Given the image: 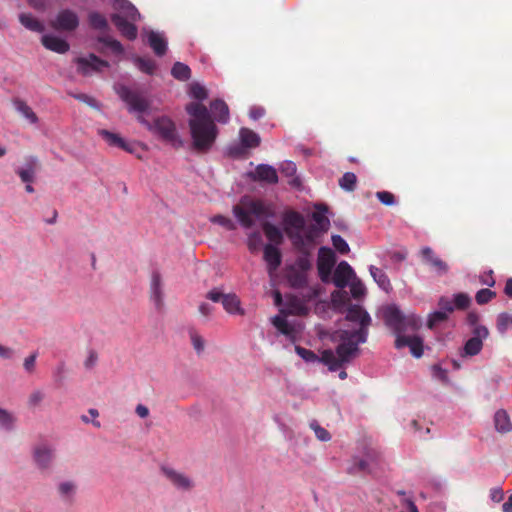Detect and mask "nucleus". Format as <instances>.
Instances as JSON below:
<instances>
[{
	"mask_svg": "<svg viewBox=\"0 0 512 512\" xmlns=\"http://www.w3.org/2000/svg\"><path fill=\"white\" fill-rule=\"evenodd\" d=\"M345 319L359 324L356 330L339 329L334 333L333 339L339 340L335 352L327 349L322 351L321 360L330 371L339 370L344 364L349 363L359 352V344L367 341L368 329L371 325V317L360 305L352 304L347 308Z\"/></svg>",
	"mask_w": 512,
	"mask_h": 512,
	"instance_id": "nucleus-1",
	"label": "nucleus"
},
{
	"mask_svg": "<svg viewBox=\"0 0 512 512\" xmlns=\"http://www.w3.org/2000/svg\"><path fill=\"white\" fill-rule=\"evenodd\" d=\"M117 94L129 108L130 112H137V120L145 125L151 132L157 134L162 140L172 144L173 146H181L180 139L175 123L167 116H161L154 119L151 123L146 120L142 113L146 112L150 107V101L139 91L132 90L125 85L117 88Z\"/></svg>",
	"mask_w": 512,
	"mask_h": 512,
	"instance_id": "nucleus-2",
	"label": "nucleus"
},
{
	"mask_svg": "<svg viewBox=\"0 0 512 512\" xmlns=\"http://www.w3.org/2000/svg\"><path fill=\"white\" fill-rule=\"evenodd\" d=\"M383 319L396 335L395 347L401 349L409 347L411 354L420 358L423 355V341L418 336H405L406 332L417 331L421 327V319L414 315L404 316L396 306H388L383 311Z\"/></svg>",
	"mask_w": 512,
	"mask_h": 512,
	"instance_id": "nucleus-3",
	"label": "nucleus"
},
{
	"mask_svg": "<svg viewBox=\"0 0 512 512\" xmlns=\"http://www.w3.org/2000/svg\"><path fill=\"white\" fill-rule=\"evenodd\" d=\"M186 112L190 116L188 124L192 148L200 153L208 152L218 136V128L209 110L201 103L192 102L186 106Z\"/></svg>",
	"mask_w": 512,
	"mask_h": 512,
	"instance_id": "nucleus-4",
	"label": "nucleus"
},
{
	"mask_svg": "<svg viewBox=\"0 0 512 512\" xmlns=\"http://www.w3.org/2000/svg\"><path fill=\"white\" fill-rule=\"evenodd\" d=\"M233 214L243 228L249 229L254 225L253 217L257 219L268 217L270 211L261 200L244 196L238 204L233 206Z\"/></svg>",
	"mask_w": 512,
	"mask_h": 512,
	"instance_id": "nucleus-5",
	"label": "nucleus"
},
{
	"mask_svg": "<svg viewBox=\"0 0 512 512\" xmlns=\"http://www.w3.org/2000/svg\"><path fill=\"white\" fill-rule=\"evenodd\" d=\"M336 262L335 253L331 248L321 247L318 252L317 269L323 282L330 279L332 268Z\"/></svg>",
	"mask_w": 512,
	"mask_h": 512,
	"instance_id": "nucleus-6",
	"label": "nucleus"
},
{
	"mask_svg": "<svg viewBox=\"0 0 512 512\" xmlns=\"http://www.w3.org/2000/svg\"><path fill=\"white\" fill-rule=\"evenodd\" d=\"M489 336V330L486 326H478L473 328L472 337L468 339L464 345V354L467 356H475L480 353L483 347V340Z\"/></svg>",
	"mask_w": 512,
	"mask_h": 512,
	"instance_id": "nucleus-7",
	"label": "nucleus"
},
{
	"mask_svg": "<svg viewBox=\"0 0 512 512\" xmlns=\"http://www.w3.org/2000/svg\"><path fill=\"white\" fill-rule=\"evenodd\" d=\"M75 62L77 71L84 76H88L92 72H99L102 68L109 66L107 61L100 59L93 53L89 54L88 57H78Z\"/></svg>",
	"mask_w": 512,
	"mask_h": 512,
	"instance_id": "nucleus-8",
	"label": "nucleus"
},
{
	"mask_svg": "<svg viewBox=\"0 0 512 512\" xmlns=\"http://www.w3.org/2000/svg\"><path fill=\"white\" fill-rule=\"evenodd\" d=\"M51 26L58 31H74L79 26V17L74 11L63 9L51 21Z\"/></svg>",
	"mask_w": 512,
	"mask_h": 512,
	"instance_id": "nucleus-9",
	"label": "nucleus"
},
{
	"mask_svg": "<svg viewBox=\"0 0 512 512\" xmlns=\"http://www.w3.org/2000/svg\"><path fill=\"white\" fill-rule=\"evenodd\" d=\"M420 255L424 264L428 265L438 276L448 273L449 265L438 257L430 247H423Z\"/></svg>",
	"mask_w": 512,
	"mask_h": 512,
	"instance_id": "nucleus-10",
	"label": "nucleus"
},
{
	"mask_svg": "<svg viewBox=\"0 0 512 512\" xmlns=\"http://www.w3.org/2000/svg\"><path fill=\"white\" fill-rule=\"evenodd\" d=\"M98 135L111 147L120 148L128 153L134 154L137 145L134 142H127L119 134L110 132L106 129L98 130Z\"/></svg>",
	"mask_w": 512,
	"mask_h": 512,
	"instance_id": "nucleus-11",
	"label": "nucleus"
},
{
	"mask_svg": "<svg viewBox=\"0 0 512 512\" xmlns=\"http://www.w3.org/2000/svg\"><path fill=\"white\" fill-rule=\"evenodd\" d=\"M111 21L123 37L131 41L137 38L138 29L134 24L136 21H130L121 14H112Z\"/></svg>",
	"mask_w": 512,
	"mask_h": 512,
	"instance_id": "nucleus-12",
	"label": "nucleus"
},
{
	"mask_svg": "<svg viewBox=\"0 0 512 512\" xmlns=\"http://www.w3.org/2000/svg\"><path fill=\"white\" fill-rule=\"evenodd\" d=\"M353 277L355 273L352 267L346 261H341L334 270L332 281L337 288L343 289Z\"/></svg>",
	"mask_w": 512,
	"mask_h": 512,
	"instance_id": "nucleus-13",
	"label": "nucleus"
},
{
	"mask_svg": "<svg viewBox=\"0 0 512 512\" xmlns=\"http://www.w3.org/2000/svg\"><path fill=\"white\" fill-rule=\"evenodd\" d=\"M33 458L40 469H47L53 461L54 450L45 444L38 445L34 449Z\"/></svg>",
	"mask_w": 512,
	"mask_h": 512,
	"instance_id": "nucleus-14",
	"label": "nucleus"
},
{
	"mask_svg": "<svg viewBox=\"0 0 512 512\" xmlns=\"http://www.w3.org/2000/svg\"><path fill=\"white\" fill-rule=\"evenodd\" d=\"M162 472L167 479L178 489L190 490L193 487V482L183 473H180L172 468L163 467Z\"/></svg>",
	"mask_w": 512,
	"mask_h": 512,
	"instance_id": "nucleus-15",
	"label": "nucleus"
},
{
	"mask_svg": "<svg viewBox=\"0 0 512 512\" xmlns=\"http://www.w3.org/2000/svg\"><path fill=\"white\" fill-rule=\"evenodd\" d=\"M251 178L255 181L266 182L268 184L278 183L276 169L267 164H259L255 171L251 173Z\"/></svg>",
	"mask_w": 512,
	"mask_h": 512,
	"instance_id": "nucleus-16",
	"label": "nucleus"
},
{
	"mask_svg": "<svg viewBox=\"0 0 512 512\" xmlns=\"http://www.w3.org/2000/svg\"><path fill=\"white\" fill-rule=\"evenodd\" d=\"M41 43L46 49L59 54H64L70 49V45L66 40L54 35L42 36Z\"/></svg>",
	"mask_w": 512,
	"mask_h": 512,
	"instance_id": "nucleus-17",
	"label": "nucleus"
},
{
	"mask_svg": "<svg viewBox=\"0 0 512 512\" xmlns=\"http://www.w3.org/2000/svg\"><path fill=\"white\" fill-rule=\"evenodd\" d=\"M150 297L157 309L163 306L162 279L157 271H154L151 276Z\"/></svg>",
	"mask_w": 512,
	"mask_h": 512,
	"instance_id": "nucleus-18",
	"label": "nucleus"
},
{
	"mask_svg": "<svg viewBox=\"0 0 512 512\" xmlns=\"http://www.w3.org/2000/svg\"><path fill=\"white\" fill-rule=\"evenodd\" d=\"M209 113L214 122L226 124L229 121L228 105L221 99H216L210 103Z\"/></svg>",
	"mask_w": 512,
	"mask_h": 512,
	"instance_id": "nucleus-19",
	"label": "nucleus"
},
{
	"mask_svg": "<svg viewBox=\"0 0 512 512\" xmlns=\"http://www.w3.org/2000/svg\"><path fill=\"white\" fill-rule=\"evenodd\" d=\"M264 260L267 262L268 272L271 274L281 265L282 255L280 250L272 244L264 246Z\"/></svg>",
	"mask_w": 512,
	"mask_h": 512,
	"instance_id": "nucleus-20",
	"label": "nucleus"
},
{
	"mask_svg": "<svg viewBox=\"0 0 512 512\" xmlns=\"http://www.w3.org/2000/svg\"><path fill=\"white\" fill-rule=\"evenodd\" d=\"M115 10L118 11L117 14H121L126 19L130 21H138L140 20V13L137 8L128 0H116L113 4Z\"/></svg>",
	"mask_w": 512,
	"mask_h": 512,
	"instance_id": "nucleus-21",
	"label": "nucleus"
},
{
	"mask_svg": "<svg viewBox=\"0 0 512 512\" xmlns=\"http://www.w3.org/2000/svg\"><path fill=\"white\" fill-rule=\"evenodd\" d=\"M286 279L290 287L294 289L305 288L308 284L307 274L295 267H289L286 273Z\"/></svg>",
	"mask_w": 512,
	"mask_h": 512,
	"instance_id": "nucleus-22",
	"label": "nucleus"
},
{
	"mask_svg": "<svg viewBox=\"0 0 512 512\" xmlns=\"http://www.w3.org/2000/svg\"><path fill=\"white\" fill-rule=\"evenodd\" d=\"M12 104L15 110L20 113L30 124H36L38 117L32 108L22 99L14 98Z\"/></svg>",
	"mask_w": 512,
	"mask_h": 512,
	"instance_id": "nucleus-23",
	"label": "nucleus"
},
{
	"mask_svg": "<svg viewBox=\"0 0 512 512\" xmlns=\"http://www.w3.org/2000/svg\"><path fill=\"white\" fill-rule=\"evenodd\" d=\"M148 43L157 56H163L167 51L166 40L157 32L151 31L148 35Z\"/></svg>",
	"mask_w": 512,
	"mask_h": 512,
	"instance_id": "nucleus-24",
	"label": "nucleus"
},
{
	"mask_svg": "<svg viewBox=\"0 0 512 512\" xmlns=\"http://www.w3.org/2000/svg\"><path fill=\"white\" fill-rule=\"evenodd\" d=\"M262 229L263 232L265 233V236L271 243L275 245H280L283 242V234L276 225L270 222H264L262 224Z\"/></svg>",
	"mask_w": 512,
	"mask_h": 512,
	"instance_id": "nucleus-25",
	"label": "nucleus"
},
{
	"mask_svg": "<svg viewBox=\"0 0 512 512\" xmlns=\"http://www.w3.org/2000/svg\"><path fill=\"white\" fill-rule=\"evenodd\" d=\"M37 166V158L30 157L27 159L26 168L18 169L16 172L24 183H32L35 179V169Z\"/></svg>",
	"mask_w": 512,
	"mask_h": 512,
	"instance_id": "nucleus-26",
	"label": "nucleus"
},
{
	"mask_svg": "<svg viewBox=\"0 0 512 512\" xmlns=\"http://www.w3.org/2000/svg\"><path fill=\"white\" fill-rule=\"evenodd\" d=\"M224 309L230 314L243 315V310L240 307V300L235 294H224L221 301Z\"/></svg>",
	"mask_w": 512,
	"mask_h": 512,
	"instance_id": "nucleus-27",
	"label": "nucleus"
},
{
	"mask_svg": "<svg viewBox=\"0 0 512 512\" xmlns=\"http://www.w3.org/2000/svg\"><path fill=\"white\" fill-rule=\"evenodd\" d=\"M17 417L13 412L0 406V429L10 432L15 429Z\"/></svg>",
	"mask_w": 512,
	"mask_h": 512,
	"instance_id": "nucleus-28",
	"label": "nucleus"
},
{
	"mask_svg": "<svg viewBox=\"0 0 512 512\" xmlns=\"http://www.w3.org/2000/svg\"><path fill=\"white\" fill-rule=\"evenodd\" d=\"M19 21L25 28L34 32H43L45 29L42 22L29 13H21Z\"/></svg>",
	"mask_w": 512,
	"mask_h": 512,
	"instance_id": "nucleus-29",
	"label": "nucleus"
},
{
	"mask_svg": "<svg viewBox=\"0 0 512 512\" xmlns=\"http://www.w3.org/2000/svg\"><path fill=\"white\" fill-rule=\"evenodd\" d=\"M239 135L242 145L246 148H255L260 144L259 135L251 129L241 128Z\"/></svg>",
	"mask_w": 512,
	"mask_h": 512,
	"instance_id": "nucleus-30",
	"label": "nucleus"
},
{
	"mask_svg": "<svg viewBox=\"0 0 512 512\" xmlns=\"http://www.w3.org/2000/svg\"><path fill=\"white\" fill-rule=\"evenodd\" d=\"M494 422L496 429L501 433L509 432L512 429L509 415L504 410L495 413Z\"/></svg>",
	"mask_w": 512,
	"mask_h": 512,
	"instance_id": "nucleus-31",
	"label": "nucleus"
},
{
	"mask_svg": "<svg viewBox=\"0 0 512 512\" xmlns=\"http://www.w3.org/2000/svg\"><path fill=\"white\" fill-rule=\"evenodd\" d=\"M284 222L287 225L286 228H295L296 230H303L305 226L304 217L296 211L286 213Z\"/></svg>",
	"mask_w": 512,
	"mask_h": 512,
	"instance_id": "nucleus-32",
	"label": "nucleus"
},
{
	"mask_svg": "<svg viewBox=\"0 0 512 512\" xmlns=\"http://www.w3.org/2000/svg\"><path fill=\"white\" fill-rule=\"evenodd\" d=\"M347 471L351 475L362 472L371 473L372 467L371 463L367 459H359L358 457H354L352 464L348 467Z\"/></svg>",
	"mask_w": 512,
	"mask_h": 512,
	"instance_id": "nucleus-33",
	"label": "nucleus"
},
{
	"mask_svg": "<svg viewBox=\"0 0 512 512\" xmlns=\"http://www.w3.org/2000/svg\"><path fill=\"white\" fill-rule=\"evenodd\" d=\"M285 232L289 239L292 241L293 246L299 252H307L308 247L305 245V238L302 230L292 231L289 228H285Z\"/></svg>",
	"mask_w": 512,
	"mask_h": 512,
	"instance_id": "nucleus-34",
	"label": "nucleus"
},
{
	"mask_svg": "<svg viewBox=\"0 0 512 512\" xmlns=\"http://www.w3.org/2000/svg\"><path fill=\"white\" fill-rule=\"evenodd\" d=\"M370 274L375 280V282L385 291H388L391 288L390 281L387 275L379 268L375 266H370L369 268Z\"/></svg>",
	"mask_w": 512,
	"mask_h": 512,
	"instance_id": "nucleus-35",
	"label": "nucleus"
},
{
	"mask_svg": "<svg viewBox=\"0 0 512 512\" xmlns=\"http://www.w3.org/2000/svg\"><path fill=\"white\" fill-rule=\"evenodd\" d=\"M171 74L177 80L187 81L191 77V69L182 62H176L171 69Z\"/></svg>",
	"mask_w": 512,
	"mask_h": 512,
	"instance_id": "nucleus-36",
	"label": "nucleus"
},
{
	"mask_svg": "<svg viewBox=\"0 0 512 512\" xmlns=\"http://www.w3.org/2000/svg\"><path fill=\"white\" fill-rule=\"evenodd\" d=\"M88 21L92 28L105 31L108 29L106 18L99 12H91L88 15Z\"/></svg>",
	"mask_w": 512,
	"mask_h": 512,
	"instance_id": "nucleus-37",
	"label": "nucleus"
},
{
	"mask_svg": "<svg viewBox=\"0 0 512 512\" xmlns=\"http://www.w3.org/2000/svg\"><path fill=\"white\" fill-rule=\"evenodd\" d=\"M135 65L137 68L148 75H153L156 69V63L154 60L149 58L136 57Z\"/></svg>",
	"mask_w": 512,
	"mask_h": 512,
	"instance_id": "nucleus-38",
	"label": "nucleus"
},
{
	"mask_svg": "<svg viewBox=\"0 0 512 512\" xmlns=\"http://www.w3.org/2000/svg\"><path fill=\"white\" fill-rule=\"evenodd\" d=\"M357 183V177L352 172H346L340 179H339V186L349 192H352L356 188Z\"/></svg>",
	"mask_w": 512,
	"mask_h": 512,
	"instance_id": "nucleus-39",
	"label": "nucleus"
},
{
	"mask_svg": "<svg viewBox=\"0 0 512 512\" xmlns=\"http://www.w3.org/2000/svg\"><path fill=\"white\" fill-rule=\"evenodd\" d=\"M496 327L500 334H504L508 329L512 328V314L500 313L497 316Z\"/></svg>",
	"mask_w": 512,
	"mask_h": 512,
	"instance_id": "nucleus-40",
	"label": "nucleus"
},
{
	"mask_svg": "<svg viewBox=\"0 0 512 512\" xmlns=\"http://www.w3.org/2000/svg\"><path fill=\"white\" fill-rule=\"evenodd\" d=\"M58 492L64 499L70 500L76 493V484L73 481H64L58 485Z\"/></svg>",
	"mask_w": 512,
	"mask_h": 512,
	"instance_id": "nucleus-41",
	"label": "nucleus"
},
{
	"mask_svg": "<svg viewBox=\"0 0 512 512\" xmlns=\"http://www.w3.org/2000/svg\"><path fill=\"white\" fill-rule=\"evenodd\" d=\"M98 42L109 47L115 54L120 55L124 52L123 45L118 40L113 39L110 36H100L98 37Z\"/></svg>",
	"mask_w": 512,
	"mask_h": 512,
	"instance_id": "nucleus-42",
	"label": "nucleus"
},
{
	"mask_svg": "<svg viewBox=\"0 0 512 512\" xmlns=\"http://www.w3.org/2000/svg\"><path fill=\"white\" fill-rule=\"evenodd\" d=\"M302 255L299 256L293 267L297 268V270H301L307 274V271L311 269L312 263L310 260V251L307 249V252H300Z\"/></svg>",
	"mask_w": 512,
	"mask_h": 512,
	"instance_id": "nucleus-43",
	"label": "nucleus"
},
{
	"mask_svg": "<svg viewBox=\"0 0 512 512\" xmlns=\"http://www.w3.org/2000/svg\"><path fill=\"white\" fill-rule=\"evenodd\" d=\"M247 245L249 250L254 253L257 252L262 245V235L259 231H254L248 235Z\"/></svg>",
	"mask_w": 512,
	"mask_h": 512,
	"instance_id": "nucleus-44",
	"label": "nucleus"
},
{
	"mask_svg": "<svg viewBox=\"0 0 512 512\" xmlns=\"http://www.w3.org/2000/svg\"><path fill=\"white\" fill-rule=\"evenodd\" d=\"M495 297H496V292H494L488 288H483V289H480L476 293L475 300L479 305H484V304L490 302Z\"/></svg>",
	"mask_w": 512,
	"mask_h": 512,
	"instance_id": "nucleus-45",
	"label": "nucleus"
},
{
	"mask_svg": "<svg viewBox=\"0 0 512 512\" xmlns=\"http://www.w3.org/2000/svg\"><path fill=\"white\" fill-rule=\"evenodd\" d=\"M448 319V315L446 314V311H435L432 314H430L427 322V326L430 329H433L438 324L446 321Z\"/></svg>",
	"mask_w": 512,
	"mask_h": 512,
	"instance_id": "nucleus-46",
	"label": "nucleus"
},
{
	"mask_svg": "<svg viewBox=\"0 0 512 512\" xmlns=\"http://www.w3.org/2000/svg\"><path fill=\"white\" fill-rule=\"evenodd\" d=\"M295 351L296 353L303 359L305 360L306 362H315V361H320L322 362L323 364H325L322 360H321V357L319 358L312 350H309V349H306V348H303L301 346H296L295 347Z\"/></svg>",
	"mask_w": 512,
	"mask_h": 512,
	"instance_id": "nucleus-47",
	"label": "nucleus"
},
{
	"mask_svg": "<svg viewBox=\"0 0 512 512\" xmlns=\"http://www.w3.org/2000/svg\"><path fill=\"white\" fill-rule=\"evenodd\" d=\"M332 244L333 247L340 253V254H347L350 251V247L348 243L345 241L343 237L340 235H333L332 238Z\"/></svg>",
	"mask_w": 512,
	"mask_h": 512,
	"instance_id": "nucleus-48",
	"label": "nucleus"
},
{
	"mask_svg": "<svg viewBox=\"0 0 512 512\" xmlns=\"http://www.w3.org/2000/svg\"><path fill=\"white\" fill-rule=\"evenodd\" d=\"M273 325L284 335H289L292 332V329L288 323V321L281 316H275L272 319Z\"/></svg>",
	"mask_w": 512,
	"mask_h": 512,
	"instance_id": "nucleus-49",
	"label": "nucleus"
},
{
	"mask_svg": "<svg viewBox=\"0 0 512 512\" xmlns=\"http://www.w3.org/2000/svg\"><path fill=\"white\" fill-rule=\"evenodd\" d=\"M454 308L464 310L469 307L471 298L466 293H457L454 295Z\"/></svg>",
	"mask_w": 512,
	"mask_h": 512,
	"instance_id": "nucleus-50",
	"label": "nucleus"
},
{
	"mask_svg": "<svg viewBox=\"0 0 512 512\" xmlns=\"http://www.w3.org/2000/svg\"><path fill=\"white\" fill-rule=\"evenodd\" d=\"M211 222L214 224H218L225 229L232 231L236 229L235 223L228 217L223 215H215L211 218Z\"/></svg>",
	"mask_w": 512,
	"mask_h": 512,
	"instance_id": "nucleus-51",
	"label": "nucleus"
},
{
	"mask_svg": "<svg viewBox=\"0 0 512 512\" xmlns=\"http://www.w3.org/2000/svg\"><path fill=\"white\" fill-rule=\"evenodd\" d=\"M305 238V245L308 247V250L310 251L311 247L314 246L316 239L318 237V230L316 227L311 226L309 227L303 234Z\"/></svg>",
	"mask_w": 512,
	"mask_h": 512,
	"instance_id": "nucleus-52",
	"label": "nucleus"
},
{
	"mask_svg": "<svg viewBox=\"0 0 512 512\" xmlns=\"http://www.w3.org/2000/svg\"><path fill=\"white\" fill-rule=\"evenodd\" d=\"M71 96L73 98H75L76 100H79V101L87 104L88 106H90L92 108H95V109H99L100 108V105H99L98 101L94 97H92V96H89V95L84 94V93L71 94Z\"/></svg>",
	"mask_w": 512,
	"mask_h": 512,
	"instance_id": "nucleus-53",
	"label": "nucleus"
},
{
	"mask_svg": "<svg viewBox=\"0 0 512 512\" xmlns=\"http://www.w3.org/2000/svg\"><path fill=\"white\" fill-rule=\"evenodd\" d=\"M310 427L312 430H314L316 437L321 441H328L330 440L331 436L330 433L321 427L316 421L311 422Z\"/></svg>",
	"mask_w": 512,
	"mask_h": 512,
	"instance_id": "nucleus-54",
	"label": "nucleus"
},
{
	"mask_svg": "<svg viewBox=\"0 0 512 512\" xmlns=\"http://www.w3.org/2000/svg\"><path fill=\"white\" fill-rule=\"evenodd\" d=\"M190 93L191 96L197 100H204L208 96L206 88L198 83L191 86Z\"/></svg>",
	"mask_w": 512,
	"mask_h": 512,
	"instance_id": "nucleus-55",
	"label": "nucleus"
},
{
	"mask_svg": "<svg viewBox=\"0 0 512 512\" xmlns=\"http://www.w3.org/2000/svg\"><path fill=\"white\" fill-rule=\"evenodd\" d=\"M376 197L382 204L386 206H392L396 203L394 194L389 191H378L376 192Z\"/></svg>",
	"mask_w": 512,
	"mask_h": 512,
	"instance_id": "nucleus-56",
	"label": "nucleus"
},
{
	"mask_svg": "<svg viewBox=\"0 0 512 512\" xmlns=\"http://www.w3.org/2000/svg\"><path fill=\"white\" fill-rule=\"evenodd\" d=\"M37 357H38V353L33 352L32 354H30L28 357H26L24 359L23 367L26 372H28L30 374L34 372Z\"/></svg>",
	"mask_w": 512,
	"mask_h": 512,
	"instance_id": "nucleus-57",
	"label": "nucleus"
},
{
	"mask_svg": "<svg viewBox=\"0 0 512 512\" xmlns=\"http://www.w3.org/2000/svg\"><path fill=\"white\" fill-rule=\"evenodd\" d=\"M350 290L354 298H360L365 293V287L359 280H353L351 282Z\"/></svg>",
	"mask_w": 512,
	"mask_h": 512,
	"instance_id": "nucleus-58",
	"label": "nucleus"
},
{
	"mask_svg": "<svg viewBox=\"0 0 512 512\" xmlns=\"http://www.w3.org/2000/svg\"><path fill=\"white\" fill-rule=\"evenodd\" d=\"M190 338L194 349L197 351V353H201L204 350L203 338L195 331L190 333Z\"/></svg>",
	"mask_w": 512,
	"mask_h": 512,
	"instance_id": "nucleus-59",
	"label": "nucleus"
},
{
	"mask_svg": "<svg viewBox=\"0 0 512 512\" xmlns=\"http://www.w3.org/2000/svg\"><path fill=\"white\" fill-rule=\"evenodd\" d=\"M44 397H45V395L42 391H40V390L33 391L29 395V398H28L29 406H31V407L38 406L43 401Z\"/></svg>",
	"mask_w": 512,
	"mask_h": 512,
	"instance_id": "nucleus-60",
	"label": "nucleus"
},
{
	"mask_svg": "<svg viewBox=\"0 0 512 512\" xmlns=\"http://www.w3.org/2000/svg\"><path fill=\"white\" fill-rule=\"evenodd\" d=\"M438 306L440 311H446V314L452 313L454 311V303L447 297L442 296L438 301Z\"/></svg>",
	"mask_w": 512,
	"mask_h": 512,
	"instance_id": "nucleus-61",
	"label": "nucleus"
},
{
	"mask_svg": "<svg viewBox=\"0 0 512 512\" xmlns=\"http://www.w3.org/2000/svg\"><path fill=\"white\" fill-rule=\"evenodd\" d=\"M480 282L483 285H487L488 287H493L495 285V280L493 277V270H489V271L483 273L480 276Z\"/></svg>",
	"mask_w": 512,
	"mask_h": 512,
	"instance_id": "nucleus-62",
	"label": "nucleus"
},
{
	"mask_svg": "<svg viewBox=\"0 0 512 512\" xmlns=\"http://www.w3.org/2000/svg\"><path fill=\"white\" fill-rule=\"evenodd\" d=\"M490 498L492 501L499 503L504 498V493L501 488H493L490 491Z\"/></svg>",
	"mask_w": 512,
	"mask_h": 512,
	"instance_id": "nucleus-63",
	"label": "nucleus"
},
{
	"mask_svg": "<svg viewBox=\"0 0 512 512\" xmlns=\"http://www.w3.org/2000/svg\"><path fill=\"white\" fill-rule=\"evenodd\" d=\"M224 294L218 289H213L207 293V298L213 302H220L223 299Z\"/></svg>",
	"mask_w": 512,
	"mask_h": 512,
	"instance_id": "nucleus-64",
	"label": "nucleus"
}]
</instances>
